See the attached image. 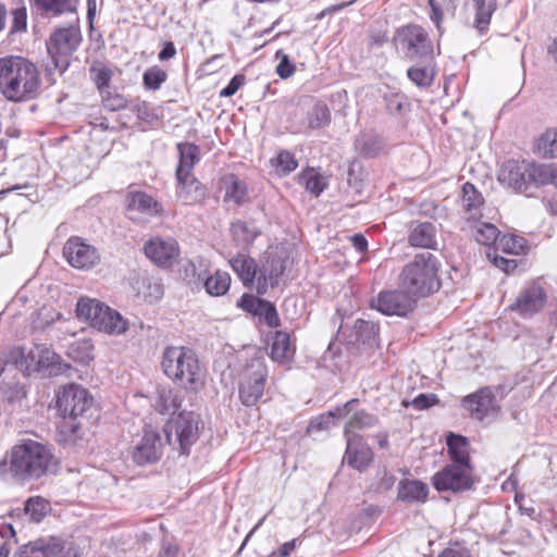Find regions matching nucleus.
Segmentation results:
<instances>
[{"mask_svg": "<svg viewBox=\"0 0 557 557\" xmlns=\"http://www.w3.org/2000/svg\"><path fill=\"white\" fill-rule=\"evenodd\" d=\"M59 460L51 449L39 442L25 440L14 445L0 461V476H11L26 483L57 473Z\"/></svg>", "mask_w": 557, "mask_h": 557, "instance_id": "obj_1", "label": "nucleus"}, {"mask_svg": "<svg viewBox=\"0 0 557 557\" xmlns=\"http://www.w3.org/2000/svg\"><path fill=\"white\" fill-rule=\"evenodd\" d=\"M38 67L29 60L9 55L0 59V92L12 102L35 99L40 91Z\"/></svg>", "mask_w": 557, "mask_h": 557, "instance_id": "obj_2", "label": "nucleus"}, {"mask_svg": "<svg viewBox=\"0 0 557 557\" xmlns=\"http://www.w3.org/2000/svg\"><path fill=\"white\" fill-rule=\"evenodd\" d=\"M163 373L187 392H198L206 383V370L196 354L184 346H170L163 350Z\"/></svg>", "mask_w": 557, "mask_h": 557, "instance_id": "obj_3", "label": "nucleus"}, {"mask_svg": "<svg viewBox=\"0 0 557 557\" xmlns=\"http://www.w3.org/2000/svg\"><path fill=\"white\" fill-rule=\"evenodd\" d=\"M437 272L438 261L433 253L429 251L417 253L401 271L400 287L411 293L417 299L426 297L440 288Z\"/></svg>", "mask_w": 557, "mask_h": 557, "instance_id": "obj_4", "label": "nucleus"}, {"mask_svg": "<svg viewBox=\"0 0 557 557\" xmlns=\"http://www.w3.org/2000/svg\"><path fill=\"white\" fill-rule=\"evenodd\" d=\"M82 42V33L78 24L55 28L46 42L47 51L54 67L61 73L70 65L72 54Z\"/></svg>", "mask_w": 557, "mask_h": 557, "instance_id": "obj_5", "label": "nucleus"}, {"mask_svg": "<svg viewBox=\"0 0 557 557\" xmlns=\"http://www.w3.org/2000/svg\"><path fill=\"white\" fill-rule=\"evenodd\" d=\"M199 416L193 411L181 412L176 419L165 424L163 433L169 445H178L181 455H188L199 437Z\"/></svg>", "mask_w": 557, "mask_h": 557, "instance_id": "obj_6", "label": "nucleus"}, {"mask_svg": "<svg viewBox=\"0 0 557 557\" xmlns=\"http://www.w3.org/2000/svg\"><path fill=\"white\" fill-rule=\"evenodd\" d=\"M394 41L409 60L431 57L433 54V45L429 34L420 25L408 24L398 28L395 33Z\"/></svg>", "mask_w": 557, "mask_h": 557, "instance_id": "obj_7", "label": "nucleus"}, {"mask_svg": "<svg viewBox=\"0 0 557 557\" xmlns=\"http://www.w3.org/2000/svg\"><path fill=\"white\" fill-rule=\"evenodd\" d=\"M268 377V369L265 364L259 360H251L240 375L239 398L245 406H253L262 397L265 382Z\"/></svg>", "mask_w": 557, "mask_h": 557, "instance_id": "obj_8", "label": "nucleus"}, {"mask_svg": "<svg viewBox=\"0 0 557 557\" xmlns=\"http://www.w3.org/2000/svg\"><path fill=\"white\" fill-rule=\"evenodd\" d=\"M473 483L472 466L458 463L447 465L432 478V484L438 492L459 493L470 490Z\"/></svg>", "mask_w": 557, "mask_h": 557, "instance_id": "obj_9", "label": "nucleus"}, {"mask_svg": "<svg viewBox=\"0 0 557 557\" xmlns=\"http://www.w3.org/2000/svg\"><path fill=\"white\" fill-rule=\"evenodd\" d=\"M417 300L404 288L384 290L371 300V307L386 315L406 317L413 310Z\"/></svg>", "mask_w": 557, "mask_h": 557, "instance_id": "obj_10", "label": "nucleus"}, {"mask_svg": "<svg viewBox=\"0 0 557 557\" xmlns=\"http://www.w3.org/2000/svg\"><path fill=\"white\" fill-rule=\"evenodd\" d=\"M91 405L92 397L88 391L77 384L63 386L57 396L58 409L64 417H82Z\"/></svg>", "mask_w": 557, "mask_h": 557, "instance_id": "obj_11", "label": "nucleus"}, {"mask_svg": "<svg viewBox=\"0 0 557 557\" xmlns=\"http://www.w3.org/2000/svg\"><path fill=\"white\" fill-rule=\"evenodd\" d=\"M166 444L169 442L163 432L147 428L133 449V459L139 466L156 462L161 458Z\"/></svg>", "mask_w": 557, "mask_h": 557, "instance_id": "obj_12", "label": "nucleus"}, {"mask_svg": "<svg viewBox=\"0 0 557 557\" xmlns=\"http://www.w3.org/2000/svg\"><path fill=\"white\" fill-rule=\"evenodd\" d=\"M462 406L469 411L473 419L481 422L494 420L500 410V407L496 403L495 395L488 387L481 388L466 396L462 399Z\"/></svg>", "mask_w": 557, "mask_h": 557, "instance_id": "obj_13", "label": "nucleus"}, {"mask_svg": "<svg viewBox=\"0 0 557 557\" xmlns=\"http://www.w3.org/2000/svg\"><path fill=\"white\" fill-rule=\"evenodd\" d=\"M285 269L286 258L274 251H267L258 270L257 293L263 295L270 287L277 286Z\"/></svg>", "mask_w": 557, "mask_h": 557, "instance_id": "obj_14", "label": "nucleus"}, {"mask_svg": "<svg viewBox=\"0 0 557 557\" xmlns=\"http://www.w3.org/2000/svg\"><path fill=\"white\" fill-rule=\"evenodd\" d=\"M63 256L73 268L79 270L90 269L100 261L98 250L79 237H71L66 240L63 247Z\"/></svg>", "mask_w": 557, "mask_h": 557, "instance_id": "obj_15", "label": "nucleus"}, {"mask_svg": "<svg viewBox=\"0 0 557 557\" xmlns=\"http://www.w3.org/2000/svg\"><path fill=\"white\" fill-rule=\"evenodd\" d=\"M498 182L516 191H525L529 183V162L518 160L505 161L497 173Z\"/></svg>", "mask_w": 557, "mask_h": 557, "instance_id": "obj_16", "label": "nucleus"}, {"mask_svg": "<svg viewBox=\"0 0 557 557\" xmlns=\"http://www.w3.org/2000/svg\"><path fill=\"white\" fill-rule=\"evenodd\" d=\"M145 255L159 267H171L180 255L178 244L173 238H152L145 245Z\"/></svg>", "mask_w": 557, "mask_h": 557, "instance_id": "obj_17", "label": "nucleus"}, {"mask_svg": "<svg viewBox=\"0 0 557 557\" xmlns=\"http://www.w3.org/2000/svg\"><path fill=\"white\" fill-rule=\"evenodd\" d=\"M463 8L472 16L471 26L480 34H487L492 16L497 9V0H465Z\"/></svg>", "mask_w": 557, "mask_h": 557, "instance_id": "obj_18", "label": "nucleus"}, {"mask_svg": "<svg viewBox=\"0 0 557 557\" xmlns=\"http://www.w3.org/2000/svg\"><path fill=\"white\" fill-rule=\"evenodd\" d=\"M63 548V542L59 537H39L20 546L13 557H54Z\"/></svg>", "mask_w": 557, "mask_h": 557, "instance_id": "obj_19", "label": "nucleus"}, {"mask_svg": "<svg viewBox=\"0 0 557 557\" xmlns=\"http://www.w3.org/2000/svg\"><path fill=\"white\" fill-rule=\"evenodd\" d=\"M347 447L344 459L351 468L363 471L372 461L373 454L363 438L358 434L346 436Z\"/></svg>", "mask_w": 557, "mask_h": 557, "instance_id": "obj_20", "label": "nucleus"}, {"mask_svg": "<svg viewBox=\"0 0 557 557\" xmlns=\"http://www.w3.org/2000/svg\"><path fill=\"white\" fill-rule=\"evenodd\" d=\"M546 301V294L539 285L525 287L511 305L512 310H517L521 315L528 317L540 311Z\"/></svg>", "mask_w": 557, "mask_h": 557, "instance_id": "obj_21", "label": "nucleus"}, {"mask_svg": "<svg viewBox=\"0 0 557 557\" xmlns=\"http://www.w3.org/2000/svg\"><path fill=\"white\" fill-rule=\"evenodd\" d=\"M177 197L185 205H195L202 201L206 197L205 186L189 173L184 177L176 175Z\"/></svg>", "mask_w": 557, "mask_h": 557, "instance_id": "obj_22", "label": "nucleus"}, {"mask_svg": "<svg viewBox=\"0 0 557 557\" xmlns=\"http://www.w3.org/2000/svg\"><path fill=\"white\" fill-rule=\"evenodd\" d=\"M461 207L463 216L468 222L482 216L481 210L484 205L482 194L469 182L465 183L461 189Z\"/></svg>", "mask_w": 557, "mask_h": 557, "instance_id": "obj_23", "label": "nucleus"}, {"mask_svg": "<svg viewBox=\"0 0 557 557\" xmlns=\"http://www.w3.org/2000/svg\"><path fill=\"white\" fill-rule=\"evenodd\" d=\"M60 357L44 345H36L26 357V370L28 372H38L42 369L53 368Z\"/></svg>", "mask_w": 557, "mask_h": 557, "instance_id": "obj_24", "label": "nucleus"}, {"mask_svg": "<svg viewBox=\"0 0 557 557\" xmlns=\"http://www.w3.org/2000/svg\"><path fill=\"white\" fill-rule=\"evenodd\" d=\"M332 114L323 101H317L307 111L306 117L300 126L297 128L298 132H307L312 129H320L327 126L331 123Z\"/></svg>", "mask_w": 557, "mask_h": 557, "instance_id": "obj_25", "label": "nucleus"}, {"mask_svg": "<svg viewBox=\"0 0 557 557\" xmlns=\"http://www.w3.org/2000/svg\"><path fill=\"white\" fill-rule=\"evenodd\" d=\"M429 495V486L419 480H400L397 486V498L408 503H424Z\"/></svg>", "mask_w": 557, "mask_h": 557, "instance_id": "obj_26", "label": "nucleus"}, {"mask_svg": "<svg viewBox=\"0 0 557 557\" xmlns=\"http://www.w3.org/2000/svg\"><path fill=\"white\" fill-rule=\"evenodd\" d=\"M231 265L245 286L257 284L259 267L255 259L247 255L239 253L231 260Z\"/></svg>", "mask_w": 557, "mask_h": 557, "instance_id": "obj_27", "label": "nucleus"}, {"mask_svg": "<svg viewBox=\"0 0 557 557\" xmlns=\"http://www.w3.org/2000/svg\"><path fill=\"white\" fill-rule=\"evenodd\" d=\"M446 445L453 463L471 466L469 456L470 443L467 437L450 432L446 437Z\"/></svg>", "mask_w": 557, "mask_h": 557, "instance_id": "obj_28", "label": "nucleus"}, {"mask_svg": "<svg viewBox=\"0 0 557 557\" xmlns=\"http://www.w3.org/2000/svg\"><path fill=\"white\" fill-rule=\"evenodd\" d=\"M176 148L180 156L176 175L184 177L191 173L195 165L200 161V149L197 145L191 143H180Z\"/></svg>", "mask_w": 557, "mask_h": 557, "instance_id": "obj_29", "label": "nucleus"}, {"mask_svg": "<svg viewBox=\"0 0 557 557\" xmlns=\"http://www.w3.org/2000/svg\"><path fill=\"white\" fill-rule=\"evenodd\" d=\"M530 185H554L557 188V164L529 162Z\"/></svg>", "mask_w": 557, "mask_h": 557, "instance_id": "obj_30", "label": "nucleus"}, {"mask_svg": "<svg viewBox=\"0 0 557 557\" xmlns=\"http://www.w3.org/2000/svg\"><path fill=\"white\" fill-rule=\"evenodd\" d=\"M356 405L354 410L348 414L349 419L345 425V436L356 434L357 431H362L376 426L379 419L376 416L367 412L366 410L357 409Z\"/></svg>", "mask_w": 557, "mask_h": 557, "instance_id": "obj_31", "label": "nucleus"}, {"mask_svg": "<svg viewBox=\"0 0 557 557\" xmlns=\"http://www.w3.org/2000/svg\"><path fill=\"white\" fill-rule=\"evenodd\" d=\"M101 305L102 302L96 299L81 298L76 305L77 318L88 322L95 329H106V324L97 318L101 311Z\"/></svg>", "mask_w": 557, "mask_h": 557, "instance_id": "obj_32", "label": "nucleus"}, {"mask_svg": "<svg viewBox=\"0 0 557 557\" xmlns=\"http://www.w3.org/2000/svg\"><path fill=\"white\" fill-rule=\"evenodd\" d=\"M384 140L372 134H361L355 140L356 151L363 158H374L384 149Z\"/></svg>", "mask_w": 557, "mask_h": 557, "instance_id": "obj_33", "label": "nucleus"}, {"mask_svg": "<svg viewBox=\"0 0 557 557\" xmlns=\"http://www.w3.org/2000/svg\"><path fill=\"white\" fill-rule=\"evenodd\" d=\"M435 227L431 223H420L409 234V244L413 247L433 248Z\"/></svg>", "mask_w": 557, "mask_h": 557, "instance_id": "obj_34", "label": "nucleus"}, {"mask_svg": "<svg viewBox=\"0 0 557 557\" xmlns=\"http://www.w3.org/2000/svg\"><path fill=\"white\" fill-rule=\"evenodd\" d=\"M359 404V400L354 398L348 400L342 407H336L334 410L329 411L327 414L318 417L311 424L310 428L324 430L329 429L333 423L334 418H346L354 410V407Z\"/></svg>", "mask_w": 557, "mask_h": 557, "instance_id": "obj_35", "label": "nucleus"}, {"mask_svg": "<svg viewBox=\"0 0 557 557\" xmlns=\"http://www.w3.org/2000/svg\"><path fill=\"white\" fill-rule=\"evenodd\" d=\"M294 349L290 344L289 334L286 332H276L271 347V357L273 360L283 362L293 357Z\"/></svg>", "mask_w": 557, "mask_h": 557, "instance_id": "obj_36", "label": "nucleus"}, {"mask_svg": "<svg viewBox=\"0 0 557 557\" xmlns=\"http://www.w3.org/2000/svg\"><path fill=\"white\" fill-rule=\"evenodd\" d=\"M471 221L473 222V237L475 240L481 245H494L495 247L499 238L498 228L494 224L481 222L479 219Z\"/></svg>", "mask_w": 557, "mask_h": 557, "instance_id": "obj_37", "label": "nucleus"}, {"mask_svg": "<svg viewBox=\"0 0 557 557\" xmlns=\"http://www.w3.org/2000/svg\"><path fill=\"white\" fill-rule=\"evenodd\" d=\"M535 152L543 158H557V128L546 129L536 139Z\"/></svg>", "mask_w": 557, "mask_h": 557, "instance_id": "obj_38", "label": "nucleus"}, {"mask_svg": "<svg viewBox=\"0 0 557 557\" xmlns=\"http://www.w3.org/2000/svg\"><path fill=\"white\" fill-rule=\"evenodd\" d=\"M225 184V200L234 201L236 205H243L248 200V189L245 182L235 175H230Z\"/></svg>", "mask_w": 557, "mask_h": 557, "instance_id": "obj_39", "label": "nucleus"}, {"mask_svg": "<svg viewBox=\"0 0 557 557\" xmlns=\"http://www.w3.org/2000/svg\"><path fill=\"white\" fill-rule=\"evenodd\" d=\"M203 285L209 295L222 296L231 286V276L227 272L216 271L205 280Z\"/></svg>", "mask_w": 557, "mask_h": 557, "instance_id": "obj_40", "label": "nucleus"}, {"mask_svg": "<svg viewBox=\"0 0 557 557\" xmlns=\"http://www.w3.org/2000/svg\"><path fill=\"white\" fill-rule=\"evenodd\" d=\"M91 81L95 83L99 92L110 89V82L113 76L112 70L103 62L96 61L89 69Z\"/></svg>", "mask_w": 557, "mask_h": 557, "instance_id": "obj_41", "label": "nucleus"}, {"mask_svg": "<svg viewBox=\"0 0 557 557\" xmlns=\"http://www.w3.org/2000/svg\"><path fill=\"white\" fill-rule=\"evenodd\" d=\"M357 341L362 344L374 346L377 344L379 325L372 321L357 320L355 322Z\"/></svg>", "mask_w": 557, "mask_h": 557, "instance_id": "obj_42", "label": "nucleus"}, {"mask_svg": "<svg viewBox=\"0 0 557 557\" xmlns=\"http://www.w3.org/2000/svg\"><path fill=\"white\" fill-rule=\"evenodd\" d=\"M128 207L148 214H157L160 211V205L149 195L145 193H134L129 197Z\"/></svg>", "mask_w": 557, "mask_h": 557, "instance_id": "obj_43", "label": "nucleus"}, {"mask_svg": "<svg viewBox=\"0 0 557 557\" xmlns=\"http://www.w3.org/2000/svg\"><path fill=\"white\" fill-rule=\"evenodd\" d=\"M36 8L44 13L60 15L74 10L76 0H32Z\"/></svg>", "mask_w": 557, "mask_h": 557, "instance_id": "obj_44", "label": "nucleus"}, {"mask_svg": "<svg viewBox=\"0 0 557 557\" xmlns=\"http://www.w3.org/2000/svg\"><path fill=\"white\" fill-rule=\"evenodd\" d=\"M299 182L308 191L319 196L326 187L324 177L314 169H307L299 175Z\"/></svg>", "mask_w": 557, "mask_h": 557, "instance_id": "obj_45", "label": "nucleus"}, {"mask_svg": "<svg viewBox=\"0 0 557 557\" xmlns=\"http://www.w3.org/2000/svg\"><path fill=\"white\" fill-rule=\"evenodd\" d=\"M525 248V239L521 236L507 234L498 238L494 251H503L511 255H519Z\"/></svg>", "mask_w": 557, "mask_h": 557, "instance_id": "obj_46", "label": "nucleus"}, {"mask_svg": "<svg viewBox=\"0 0 557 557\" xmlns=\"http://www.w3.org/2000/svg\"><path fill=\"white\" fill-rule=\"evenodd\" d=\"M182 406V398L172 389H163L159 393L156 408L161 413H174Z\"/></svg>", "mask_w": 557, "mask_h": 557, "instance_id": "obj_47", "label": "nucleus"}, {"mask_svg": "<svg viewBox=\"0 0 557 557\" xmlns=\"http://www.w3.org/2000/svg\"><path fill=\"white\" fill-rule=\"evenodd\" d=\"M231 233L238 244H251L259 235V231L243 221H236L231 224Z\"/></svg>", "mask_w": 557, "mask_h": 557, "instance_id": "obj_48", "label": "nucleus"}, {"mask_svg": "<svg viewBox=\"0 0 557 557\" xmlns=\"http://www.w3.org/2000/svg\"><path fill=\"white\" fill-rule=\"evenodd\" d=\"M103 323L106 324V329L98 330L108 334H122L127 330V323L123 317L110 307L104 315Z\"/></svg>", "mask_w": 557, "mask_h": 557, "instance_id": "obj_49", "label": "nucleus"}, {"mask_svg": "<svg viewBox=\"0 0 557 557\" xmlns=\"http://www.w3.org/2000/svg\"><path fill=\"white\" fill-rule=\"evenodd\" d=\"M102 106L106 110L116 112L127 107V99L115 89H107L100 92Z\"/></svg>", "mask_w": 557, "mask_h": 557, "instance_id": "obj_50", "label": "nucleus"}, {"mask_svg": "<svg viewBox=\"0 0 557 557\" xmlns=\"http://www.w3.org/2000/svg\"><path fill=\"white\" fill-rule=\"evenodd\" d=\"M166 78L168 74L165 71L159 66H151L145 71L143 75V84L146 89L158 90Z\"/></svg>", "mask_w": 557, "mask_h": 557, "instance_id": "obj_51", "label": "nucleus"}, {"mask_svg": "<svg viewBox=\"0 0 557 557\" xmlns=\"http://www.w3.org/2000/svg\"><path fill=\"white\" fill-rule=\"evenodd\" d=\"M47 502L41 497H30L25 503V512L30 516V519L35 522H39L46 516Z\"/></svg>", "mask_w": 557, "mask_h": 557, "instance_id": "obj_52", "label": "nucleus"}, {"mask_svg": "<svg viewBox=\"0 0 557 557\" xmlns=\"http://www.w3.org/2000/svg\"><path fill=\"white\" fill-rule=\"evenodd\" d=\"M272 165L281 171L283 174L290 173L298 166V162L293 153L289 151H281L276 158L272 159Z\"/></svg>", "mask_w": 557, "mask_h": 557, "instance_id": "obj_53", "label": "nucleus"}, {"mask_svg": "<svg viewBox=\"0 0 557 557\" xmlns=\"http://www.w3.org/2000/svg\"><path fill=\"white\" fill-rule=\"evenodd\" d=\"M407 75L419 87H429L433 82V73L428 67L411 66L408 69Z\"/></svg>", "mask_w": 557, "mask_h": 557, "instance_id": "obj_54", "label": "nucleus"}, {"mask_svg": "<svg viewBox=\"0 0 557 557\" xmlns=\"http://www.w3.org/2000/svg\"><path fill=\"white\" fill-rule=\"evenodd\" d=\"M11 33H24L27 29V10L25 5L12 10Z\"/></svg>", "mask_w": 557, "mask_h": 557, "instance_id": "obj_55", "label": "nucleus"}, {"mask_svg": "<svg viewBox=\"0 0 557 557\" xmlns=\"http://www.w3.org/2000/svg\"><path fill=\"white\" fill-rule=\"evenodd\" d=\"M257 315L262 318L263 321L270 327H276L280 324V318L277 314L276 308L270 301L264 300V302L261 305V308L259 309Z\"/></svg>", "mask_w": 557, "mask_h": 557, "instance_id": "obj_56", "label": "nucleus"}, {"mask_svg": "<svg viewBox=\"0 0 557 557\" xmlns=\"http://www.w3.org/2000/svg\"><path fill=\"white\" fill-rule=\"evenodd\" d=\"M275 57L280 60L276 66L277 75L283 79L290 77L295 72V64L289 60L288 55L282 51H277Z\"/></svg>", "mask_w": 557, "mask_h": 557, "instance_id": "obj_57", "label": "nucleus"}, {"mask_svg": "<svg viewBox=\"0 0 557 557\" xmlns=\"http://www.w3.org/2000/svg\"><path fill=\"white\" fill-rule=\"evenodd\" d=\"M429 5L431 8L430 18L435 23L437 29L441 32V24L443 21L444 10H448L450 3L444 4L440 0H429Z\"/></svg>", "mask_w": 557, "mask_h": 557, "instance_id": "obj_58", "label": "nucleus"}, {"mask_svg": "<svg viewBox=\"0 0 557 557\" xmlns=\"http://www.w3.org/2000/svg\"><path fill=\"white\" fill-rule=\"evenodd\" d=\"M263 302V299H260L253 295L244 294L238 301V306L244 310L257 315Z\"/></svg>", "mask_w": 557, "mask_h": 557, "instance_id": "obj_59", "label": "nucleus"}, {"mask_svg": "<svg viewBox=\"0 0 557 557\" xmlns=\"http://www.w3.org/2000/svg\"><path fill=\"white\" fill-rule=\"evenodd\" d=\"M245 76L235 75L230 83L220 91L221 97H231L237 92V90L244 85Z\"/></svg>", "mask_w": 557, "mask_h": 557, "instance_id": "obj_60", "label": "nucleus"}, {"mask_svg": "<svg viewBox=\"0 0 557 557\" xmlns=\"http://www.w3.org/2000/svg\"><path fill=\"white\" fill-rule=\"evenodd\" d=\"M488 258H492L493 263L502 269L504 272L509 273L513 271L517 268V262L513 259H506L504 257H499L497 255H494L492 257L491 252H487Z\"/></svg>", "mask_w": 557, "mask_h": 557, "instance_id": "obj_61", "label": "nucleus"}, {"mask_svg": "<svg viewBox=\"0 0 557 557\" xmlns=\"http://www.w3.org/2000/svg\"><path fill=\"white\" fill-rule=\"evenodd\" d=\"M434 401V395L420 394L412 400V406L418 410H423L431 407Z\"/></svg>", "mask_w": 557, "mask_h": 557, "instance_id": "obj_62", "label": "nucleus"}, {"mask_svg": "<svg viewBox=\"0 0 557 557\" xmlns=\"http://www.w3.org/2000/svg\"><path fill=\"white\" fill-rule=\"evenodd\" d=\"M176 54L175 46L172 41H166L159 53V59L161 61H166L173 58Z\"/></svg>", "mask_w": 557, "mask_h": 557, "instance_id": "obj_63", "label": "nucleus"}, {"mask_svg": "<svg viewBox=\"0 0 557 557\" xmlns=\"http://www.w3.org/2000/svg\"><path fill=\"white\" fill-rule=\"evenodd\" d=\"M437 557H471V554L466 549L445 548Z\"/></svg>", "mask_w": 557, "mask_h": 557, "instance_id": "obj_64", "label": "nucleus"}]
</instances>
